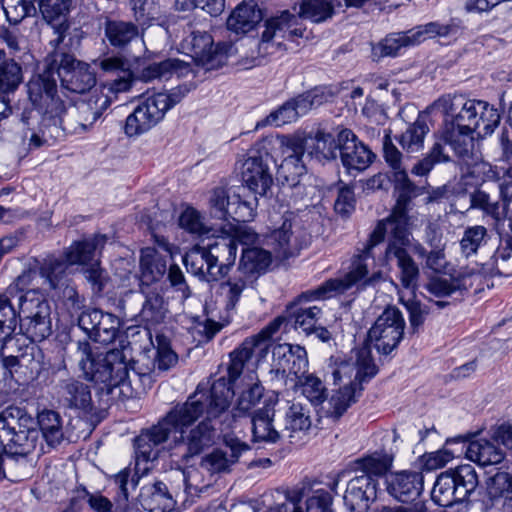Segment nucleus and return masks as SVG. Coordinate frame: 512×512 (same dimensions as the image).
Here are the masks:
<instances>
[{
	"instance_id": "obj_36",
	"label": "nucleus",
	"mask_w": 512,
	"mask_h": 512,
	"mask_svg": "<svg viewBox=\"0 0 512 512\" xmlns=\"http://www.w3.org/2000/svg\"><path fill=\"white\" fill-rule=\"evenodd\" d=\"M206 250L210 261L220 269L222 278L235 263L237 255L235 239L230 234L216 236L213 242L207 244Z\"/></svg>"
},
{
	"instance_id": "obj_58",
	"label": "nucleus",
	"mask_w": 512,
	"mask_h": 512,
	"mask_svg": "<svg viewBox=\"0 0 512 512\" xmlns=\"http://www.w3.org/2000/svg\"><path fill=\"white\" fill-rule=\"evenodd\" d=\"M487 496L492 505L512 494V474L507 471H497L486 481Z\"/></svg>"
},
{
	"instance_id": "obj_63",
	"label": "nucleus",
	"mask_w": 512,
	"mask_h": 512,
	"mask_svg": "<svg viewBox=\"0 0 512 512\" xmlns=\"http://www.w3.org/2000/svg\"><path fill=\"white\" fill-rule=\"evenodd\" d=\"M3 9L11 24H18L24 18L36 14V4L32 0H3Z\"/></svg>"
},
{
	"instance_id": "obj_14",
	"label": "nucleus",
	"mask_w": 512,
	"mask_h": 512,
	"mask_svg": "<svg viewBox=\"0 0 512 512\" xmlns=\"http://www.w3.org/2000/svg\"><path fill=\"white\" fill-rule=\"evenodd\" d=\"M181 51L206 70H214L227 61L225 46H214L212 36L205 31H193L180 44Z\"/></svg>"
},
{
	"instance_id": "obj_33",
	"label": "nucleus",
	"mask_w": 512,
	"mask_h": 512,
	"mask_svg": "<svg viewBox=\"0 0 512 512\" xmlns=\"http://www.w3.org/2000/svg\"><path fill=\"white\" fill-rule=\"evenodd\" d=\"M386 490L399 502L415 500L423 489V476L418 472H399L386 478Z\"/></svg>"
},
{
	"instance_id": "obj_11",
	"label": "nucleus",
	"mask_w": 512,
	"mask_h": 512,
	"mask_svg": "<svg viewBox=\"0 0 512 512\" xmlns=\"http://www.w3.org/2000/svg\"><path fill=\"white\" fill-rule=\"evenodd\" d=\"M405 319L402 312L395 306H388L376 319L368 331V345L374 347L379 354L388 355L396 349L403 339Z\"/></svg>"
},
{
	"instance_id": "obj_12",
	"label": "nucleus",
	"mask_w": 512,
	"mask_h": 512,
	"mask_svg": "<svg viewBox=\"0 0 512 512\" xmlns=\"http://www.w3.org/2000/svg\"><path fill=\"white\" fill-rule=\"evenodd\" d=\"M386 234H389L390 238L385 250V258L387 261H396L402 287L414 292L418 286L420 271L407 251L410 245L409 229L408 227L389 228Z\"/></svg>"
},
{
	"instance_id": "obj_5",
	"label": "nucleus",
	"mask_w": 512,
	"mask_h": 512,
	"mask_svg": "<svg viewBox=\"0 0 512 512\" xmlns=\"http://www.w3.org/2000/svg\"><path fill=\"white\" fill-rule=\"evenodd\" d=\"M56 68L50 65V53L45 58V66L41 73L33 76L27 84L28 96L37 111L28 110L38 115V128L55 119L61 112L66 111V100L59 95L56 82ZM27 110H24L26 112Z\"/></svg>"
},
{
	"instance_id": "obj_21",
	"label": "nucleus",
	"mask_w": 512,
	"mask_h": 512,
	"mask_svg": "<svg viewBox=\"0 0 512 512\" xmlns=\"http://www.w3.org/2000/svg\"><path fill=\"white\" fill-rule=\"evenodd\" d=\"M299 16L283 11L279 16L271 17L266 22L259 45L260 51L269 52L270 48H279L282 40L302 37L304 30L298 25Z\"/></svg>"
},
{
	"instance_id": "obj_45",
	"label": "nucleus",
	"mask_w": 512,
	"mask_h": 512,
	"mask_svg": "<svg viewBox=\"0 0 512 512\" xmlns=\"http://www.w3.org/2000/svg\"><path fill=\"white\" fill-rule=\"evenodd\" d=\"M466 456L480 466L496 465L503 461L504 452L487 439H478L469 443Z\"/></svg>"
},
{
	"instance_id": "obj_24",
	"label": "nucleus",
	"mask_w": 512,
	"mask_h": 512,
	"mask_svg": "<svg viewBox=\"0 0 512 512\" xmlns=\"http://www.w3.org/2000/svg\"><path fill=\"white\" fill-rule=\"evenodd\" d=\"M252 435L255 442L275 444L283 437L281 412L264 407L254 412L252 419Z\"/></svg>"
},
{
	"instance_id": "obj_29",
	"label": "nucleus",
	"mask_w": 512,
	"mask_h": 512,
	"mask_svg": "<svg viewBox=\"0 0 512 512\" xmlns=\"http://www.w3.org/2000/svg\"><path fill=\"white\" fill-rule=\"evenodd\" d=\"M56 392L65 407L86 413L92 411V396L87 384L74 378L63 379L57 383Z\"/></svg>"
},
{
	"instance_id": "obj_47",
	"label": "nucleus",
	"mask_w": 512,
	"mask_h": 512,
	"mask_svg": "<svg viewBox=\"0 0 512 512\" xmlns=\"http://www.w3.org/2000/svg\"><path fill=\"white\" fill-rule=\"evenodd\" d=\"M254 283L255 281L238 270L226 281L221 282L218 292L225 302L226 309L233 310L239 302L242 293L246 289L253 287Z\"/></svg>"
},
{
	"instance_id": "obj_18",
	"label": "nucleus",
	"mask_w": 512,
	"mask_h": 512,
	"mask_svg": "<svg viewBox=\"0 0 512 512\" xmlns=\"http://www.w3.org/2000/svg\"><path fill=\"white\" fill-rule=\"evenodd\" d=\"M500 118L498 110L484 101L467 100L458 112V121L469 125L480 138L491 135L499 125Z\"/></svg>"
},
{
	"instance_id": "obj_54",
	"label": "nucleus",
	"mask_w": 512,
	"mask_h": 512,
	"mask_svg": "<svg viewBox=\"0 0 512 512\" xmlns=\"http://www.w3.org/2000/svg\"><path fill=\"white\" fill-rule=\"evenodd\" d=\"M38 423L48 445L54 447L63 439L60 415L52 410L43 411L38 416Z\"/></svg>"
},
{
	"instance_id": "obj_32",
	"label": "nucleus",
	"mask_w": 512,
	"mask_h": 512,
	"mask_svg": "<svg viewBox=\"0 0 512 512\" xmlns=\"http://www.w3.org/2000/svg\"><path fill=\"white\" fill-rule=\"evenodd\" d=\"M272 360L296 378L308 371L307 351L300 345L279 343L272 349Z\"/></svg>"
},
{
	"instance_id": "obj_23",
	"label": "nucleus",
	"mask_w": 512,
	"mask_h": 512,
	"mask_svg": "<svg viewBox=\"0 0 512 512\" xmlns=\"http://www.w3.org/2000/svg\"><path fill=\"white\" fill-rule=\"evenodd\" d=\"M224 444V448L214 449L201 460L200 467L211 475L229 473L242 453L250 448L245 442L232 437H226Z\"/></svg>"
},
{
	"instance_id": "obj_46",
	"label": "nucleus",
	"mask_w": 512,
	"mask_h": 512,
	"mask_svg": "<svg viewBox=\"0 0 512 512\" xmlns=\"http://www.w3.org/2000/svg\"><path fill=\"white\" fill-rule=\"evenodd\" d=\"M141 497L150 512H170L174 508L175 501L163 482L142 488Z\"/></svg>"
},
{
	"instance_id": "obj_35",
	"label": "nucleus",
	"mask_w": 512,
	"mask_h": 512,
	"mask_svg": "<svg viewBox=\"0 0 512 512\" xmlns=\"http://www.w3.org/2000/svg\"><path fill=\"white\" fill-rule=\"evenodd\" d=\"M145 299L142 302V307L137 309L129 308V312H125V316H130L136 321L145 322L146 324H158L165 318L167 312V305L163 295L156 289H150L144 292Z\"/></svg>"
},
{
	"instance_id": "obj_50",
	"label": "nucleus",
	"mask_w": 512,
	"mask_h": 512,
	"mask_svg": "<svg viewBox=\"0 0 512 512\" xmlns=\"http://www.w3.org/2000/svg\"><path fill=\"white\" fill-rule=\"evenodd\" d=\"M292 239V222L290 218L283 216L282 224L266 236V244L271 247L276 257L287 258L292 254Z\"/></svg>"
},
{
	"instance_id": "obj_15",
	"label": "nucleus",
	"mask_w": 512,
	"mask_h": 512,
	"mask_svg": "<svg viewBox=\"0 0 512 512\" xmlns=\"http://www.w3.org/2000/svg\"><path fill=\"white\" fill-rule=\"evenodd\" d=\"M272 156L264 151L250 150L242 163L241 177L246 187L255 195L265 196L273 184L270 164Z\"/></svg>"
},
{
	"instance_id": "obj_25",
	"label": "nucleus",
	"mask_w": 512,
	"mask_h": 512,
	"mask_svg": "<svg viewBox=\"0 0 512 512\" xmlns=\"http://www.w3.org/2000/svg\"><path fill=\"white\" fill-rule=\"evenodd\" d=\"M339 141L341 142L339 155L343 166L348 170H364L372 163L375 155L366 145L358 141L351 130H340Z\"/></svg>"
},
{
	"instance_id": "obj_19",
	"label": "nucleus",
	"mask_w": 512,
	"mask_h": 512,
	"mask_svg": "<svg viewBox=\"0 0 512 512\" xmlns=\"http://www.w3.org/2000/svg\"><path fill=\"white\" fill-rule=\"evenodd\" d=\"M78 326L98 343H112L119 331V318L99 309H86L78 315Z\"/></svg>"
},
{
	"instance_id": "obj_16",
	"label": "nucleus",
	"mask_w": 512,
	"mask_h": 512,
	"mask_svg": "<svg viewBox=\"0 0 512 512\" xmlns=\"http://www.w3.org/2000/svg\"><path fill=\"white\" fill-rule=\"evenodd\" d=\"M512 204V167L506 177L498 183V199H493L487 192L477 189L470 194V208L481 210L495 221L507 218Z\"/></svg>"
},
{
	"instance_id": "obj_10",
	"label": "nucleus",
	"mask_w": 512,
	"mask_h": 512,
	"mask_svg": "<svg viewBox=\"0 0 512 512\" xmlns=\"http://www.w3.org/2000/svg\"><path fill=\"white\" fill-rule=\"evenodd\" d=\"M374 231L370 234L369 240L365 244L360 254L354 256L350 271L342 278L329 279L315 289L307 290L302 293L299 300H325L334 294L343 293L353 285L364 279L368 274V261H373L371 250L384 239L375 242Z\"/></svg>"
},
{
	"instance_id": "obj_6",
	"label": "nucleus",
	"mask_w": 512,
	"mask_h": 512,
	"mask_svg": "<svg viewBox=\"0 0 512 512\" xmlns=\"http://www.w3.org/2000/svg\"><path fill=\"white\" fill-rule=\"evenodd\" d=\"M478 476L473 466L460 465L442 472L433 486L432 500L443 507L466 501L478 486Z\"/></svg>"
},
{
	"instance_id": "obj_7",
	"label": "nucleus",
	"mask_w": 512,
	"mask_h": 512,
	"mask_svg": "<svg viewBox=\"0 0 512 512\" xmlns=\"http://www.w3.org/2000/svg\"><path fill=\"white\" fill-rule=\"evenodd\" d=\"M20 330L33 342H41L52 333L51 307L44 296L28 290L18 296Z\"/></svg>"
},
{
	"instance_id": "obj_31",
	"label": "nucleus",
	"mask_w": 512,
	"mask_h": 512,
	"mask_svg": "<svg viewBox=\"0 0 512 512\" xmlns=\"http://www.w3.org/2000/svg\"><path fill=\"white\" fill-rule=\"evenodd\" d=\"M442 140L448 144L459 157H467L474 149L475 134L464 122L458 121V113L453 120H446L442 130Z\"/></svg>"
},
{
	"instance_id": "obj_53",
	"label": "nucleus",
	"mask_w": 512,
	"mask_h": 512,
	"mask_svg": "<svg viewBox=\"0 0 512 512\" xmlns=\"http://www.w3.org/2000/svg\"><path fill=\"white\" fill-rule=\"evenodd\" d=\"M36 439L37 431L22 429L21 426L19 427L18 430L16 429L13 437V442L11 445V450H9L8 453V456L11 457H13V455L21 457L20 461L18 459H15L17 464L14 465V468L16 466L22 467L26 465V462L23 457L35 449Z\"/></svg>"
},
{
	"instance_id": "obj_28",
	"label": "nucleus",
	"mask_w": 512,
	"mask_h": 512,
	"mask_svg": "<svg viewBox=\"0 0 512 512\" xmlns=\"http://www.w3.org/2000/svg\"><path fill=\"white\" fill-rule=\"evenodd\" d=\"M32 275L31 271H24L17 277L16 282L0 295V331L6 335L15 331L19 318L11 300L14 298L18 300V289L23 290L31 282Z\"/></svg>"
},
{
	"instance_id": "obj_30",
	"label": "nucleus",
	"mask_w": 512,
	"mask_h": 512,
	"mask_svg": "<svg viewBox=\"0 0 512 512\" xmlns=\"http://www.w3.org/2000/svg\"><path fill=\"white\" fill-rule=\"evenodd\" d=\"M378 481L369 475H359L348 482L343 497L350 510H363L369 507V503L377 499Z\"/></svg>"
},
{
	"instance_id": "obj_27",
	"label": "nucleus",
	"mask_w": 512,
	"mask_h": 512,
	"mask_svg": "<svg viewBox=\"0 0 512 512\" xmlns=\"http://www.w3.org/2000/svg\"><path fill=\"white\" fill-rule=\"evenodd\" d=\"M480 281V274L474 269H461L455 276L450 278H433L427 284L428 291L436 297H447L468 291L475 283Z\"/></svg>"
},
{
	"instance_id": "obj_49",
	"label": "nucleus",
	"mask_w": 512,
	"mask_h": 512,
	"mask_svg": "<svg viewBox=\"0 0 512 512\" xmlns=\"http://www.w3.org/2000/svg\"><path fill=\"white\" fill-rule=\"evenodd\" d=\"M214 440V428L208 421L200 422L189 433L184 434V440H178L186 446L184 458L199 454L204 447L209 446Z\"/></svg>"
},
{
	"instance_id": "obj_62",
	"label": "nucleus",
	"mask_w": 512,
	"mask_h": 512,
	"mask_svg": "<svg viewBox=\"0 0 512 512\" xmlns=\"http://www.w3.org/2000/svg\"><path fill=\"white\" fill-rule=\"evenodd\" d=\"M258 205L257 195L251 199H242L239 195L232 196V202L229 210V219L240 223L250 222L256 216V208Z\"/></svg>"
},
{
	"instance_id": "obj_34",
	"label": "nucleus",
	"mask_w": 512,
	"mask_h": 512,
	"mask_svg": "<svg viewBox=\"0 0 512 512\" xmlns=\"http://www.w3.org/2000/svg\"><path fill=\"white\" fill-rule=\"evenodd\" d=\"M281 415L284 436L291 444L300 442L311 429L309 410L300 403H292Z\"/></svg>"
},
{
	"instance_id": "obj_38",
	"label": "nucleus",
	"mask_w": 512,
	"mask_h": 512,
	"mask_svg": "<svg viewBox=\"0 0 512 512\" xmlns=\"http://www.w3.org/2000/svg\"><path fill=\"white\" fill-rule=\"evenodd\" d=\"M190 71L191 66L189 62L178 58H168L144 67L136 78L148 83L154 80L168 79L173 75L183 77Z\"/></svg>"
},
{
	"instance_id": "obj_1",
	"label": "nucleus",
	"mask_w": 512,
	"mask_h": 512,
	"mask_svg": "<svg viewBox=\"0 0 512 512\" xmlns=\"http://www.w3.org/2000/svg\"><path fill=\"white\" fill-rule=\"evenodd\" d=\"M106 88H96L87 98L75 104L66 101V111L59 113L44 126L38 128V115L26 111L21 114L20 125L22 139L28 148L38 149L44 145L61 139L65 133L78 134L88 131L110 106L111 98L105 92Z\"/></svg>"
},
{
	"instance_id": "obj_41",
	"label": "nucleus",
	"mask_w": 512,
	"mask_h": 512,
	"mask_svg": "<svg viewBox=\"0 0 512 512\" xmlns=\"http://www.w3.org/2000/svg\"><path fill=\"white\" fill-rule=\"evenodd\" d=\"M140 280L142 284L160 281L167 271V257L154 247H146L140 252Z\"/></svg>"
},
{
	"instance_id": "obj_3",
	"label": "nucleus",
	"mask_w": 512,
	"mask_h": 512,
	"mask_svg": "<svg viewBox=\"0 0 512 512\" xmlns=\"http://www.w3.org/2000/svg\"><path fill=\"white\" fill-rule=\"evenodd\" d=\"M234 391L230 389L223 378L213 382L209 391L199 384L193 395L181 405H176L167 417L174 428V440H184V434L204 412L208 419L217 418L230 406Z\"/></svg>"
},
{
	"instance_id": "obj_4",
	"label": "nucleus",
	"mask_w": 512,
	"mask_h": 512,
	"mask_svg": "<svg viewBox=\"0 0 512 512\" xmlns=\"http://www.w3.org/2000/svg\"><path fill=\"white\" fill-rule=\"evenodd\" d=\"M378 372L370 349L360 347L354 351L350 361H342L332 370L334 384H341L339 389L333 391L327 402V416L339 419L347 409L356 402L357 387L373 378Z\"/></svg>"
},
{
	"instance_id": "obj_26",
	"label": "nucleus",
	"mask_w": 512,
	"mask_h": 512,
	"mask_svg": "<svg viewBox=\"0 0 512 512\" xmlns=\"http://www.w3.org/2000/svg\"><path fill=\"white\" fill-rule=\"evenodd\" d=\"M339 132L333 134L322 129L306 136V157L325 164L336 160L340 154Z\"/></svg>"
},
{
	"instance_id": "obj_48",
	"label": "nucleus",
	"mask_w": 512,
	"mask_h": 512,
	"mask_svg": "<svg viewBox=\"0 0 512 512\" xmlns=\"http://www.w3.org/2000/svg\"><path fill=\"white\" fill-rule=\"evenodd\" d=\"M482 277L511 276L512 275V247H499L495 253L475 271Z\"/></svg>"
},
{
	"instance_id": "obj_44",
	"label": "nucleus",
	"mask_w": 512,
	"mask_h": 512,
	"mask_svg": "<svg viewBox=\"0 0 512 512\" xmlns=\"http://www.w3.org/2000/svg\"><path fill=\"white\" fill-rule=\"evenodd\" d=\"M272 261L271 252L259 247L243 249L238 271L256 282Z\"/></svg>"
},
{
	"instance_id": "obj_51",
	"label": "nucleus",
	"mask_w": 512,
	"mask_h": 512,
	"mask_svg": "<svg viewBox=\"0 0 512 512\" xmlns=\"http://www.w3.org/2000/svg\"><path fill=\"white\" fill-rule=\"evenodd\" d=\"M414 44L411 38L410 30L407 32L392 33L387 35L383 40L372 48V58L375 61L383 57H394L402 47Z\"/></svg>"
},
{
	"instance_id": "obj_52",
	"label": "nucleus",
	"mask_w": 512,
	"mask_h": 512,
	"mask_svg": "<svg viewBox=\"0 0 512 512\" xmlns=\"http://www.w3.org/2000/svg\"><path fill=\"white\" fill-rule=\"evenodd\" d=\"M295 387L312 404L319 405L326 398V387L322 380L312 373H304L297 377Z\"/></svg>"
},
{
	"instance_id": "obj_43",
	"label": "nucleus",
	"mask_w": 512,
	"mask_h": 512,
	"mask_svg": "<svg viewBox=\"0 0 512 512\" xmlns=\"http://www.w3.org/2000/svg\"><path fill=\"white\" fill-rule=\"evenodd\" d=\"M107 241L105 235H94L79 241L73 242L64 251V256L71 265H86L92 261L97 250L102 249Z\"/></svg>"
},
{
	"instance_id": "obj_61",
	"label": "nucleus",
	"mask_w": 512,
	"mask_h": 512,
	"mask_svg": "<svg viewBox=\"0 0 512 512\" xmlns=\"http://www.w3.org/2000/svg\"><path fill=\"white\" fill-rule=\"evenodd\" d=\"M22 82L21 66L12 58L5 57L0 63V93L14 91Z\"/></svg>"
},
{
	"instance_id": "obj_20",
	"label": "nucleus",
	"mask_w": 512,
	"mask_h": 512,
	"mask_svg": "<svg viewBox=\"0 0 512 512\" xmlns=\"http://www.w3.org/2000/svg\"><path fill=\"white\" fill-rule=\"evenodd\" d=\"M164 107V98L155 94L142 100L126 119V135L132 137L149 131L164 118Z\"/></svg>"
},
{
	"instance_id": "obj_39",
	"label": "nucleus",
	"mask_w": 512,
	"mask_h": 512,
	"mask_svg": "<svg viewBox=\"0 0 512 512\" xmlns=\"http://www.w3.org/2000/svg\"><path fill=\"white\" fill-rule=\"evenodd\" d=\"M262 19V12L255 3L242 2L232 11L226 24L230 31L244 35L253 30Z\"/></svg>"
},
{
	"instance_id": "obj_55",
	"label": "nucleus",
	"mask_w": 512,
	"mask_h": 512,
	"mask_svg": "<svg viewBox=\"0 0 512 512\" xmlns=\"http://www.w3.org/2000/svg\"><path fill=\"white\" fill-rule=\"evenodd\" d=\"M70 265L64 254L62 256L49 255L40 267V274L48 281L50 287L55 289L64 279Z\"/></svg>"
},
{
	"instance_id": "obj_13",
	"label": "nucleus",
	"mask_w": 512,
	"mask_h": 512,
	"mask_svg": "<svg viewBox=\"0 0 512 512\" xmlns=\"http://www.w3.org/2000/svg\"><path fill=\"white\" fill-rule=\"evenodd\" d=\"M391 177L398 196L391 214L379 221L375 227L373 235L375 242L384 239L389 228H406L409 225L407 206L411 197L415 194L416 186L409 179L406 168L392 172Z\"/></svg>"
},
{
	"instance_id": "obj_59",
	"label": "nucleus",
	"mask_w": 512,
	"mask_h": 512,
	"mask_svg": "<svg viewBox=\"0 0 512 512\" xmlns=\"http://www.w3.org/2000/svg\"><path fill=\"white\" fill-rule=\"evenodd\" d=\"M333 15L332 0H303L299 16L320 23Z\"/></svg>"
},
{
	"instance_id": "obj_64",
	"label": "nucleus",
	"mask_w": 512,
	"mask_h": 512,
	"mask_svg": "<svg viewBox=\"0 0 512 512\" xmlns=\"http://www.w3.org/2000/svg\"><path fill=\"white\" fill-rule=\"evenodd\" d=\"M279 496L278 501L265 512H304L300 506V502L304 496L302 488L287 490Z\"/></svg>"
},
{
	"instance_id": "obj_40",
	"label": "nucleus",
	"mask_w": 512,
	"mask_h": 512,
	"mask_svg": "<svg viewBox=\"0 0 512 512\" xmlns=\"http://www.w3.org/2000/svg\"><path fill=\"white\" fill-rule=\"evenodd\" d=\"M104 35L110 46L124 51L140 37V31L133 22L107 20L104 24Z\"/></svg>"
},
{
	"instance_id": "obj_56",
	"label": "nucleus",
	"mask_w": 512,
	"mask_h": 512,
	"mask_svg": "<svg viewBox=\"0 0 512 512\" xmlns=\"http://www.w3.org/2000/svg\"><path fill=\"white\" fill-rule=\"evenodd\" d=\"M393 457L386 452H375L367 457L359 459L357 464L362 475L379 477L385 475L392 467Z\"/></svg>"
},
{
	"instance_id": "obj_57",
	"label": "nucleus",
	"mask_w": 512,
	"mask_h": 512,
	"mask_svg": "<svg viewBox=\"0 0 512 512\" xmlns=\"http://www.w3.org/2000/svg\"><path fill=\"white\" fill-rule=\"evenodd\" d=\"M428 132L429 127L426 121L418 118L401 134L399 143L409 153L418 152L423 148L424 138Z\"/></svg>"
},
{
	"instance_id": "obj_22",
	"label": "nucleus",
	"mask_w": 512,
	"mask_h": 512,
	"mask_svg": "<svg viewBox=\"0 0 512 512\" xmlns=\"http://www.w3.org/2000/svg\"><path fill=\"white\" fill-rule=\"evenodd\" d=\"M38 7L44 20L53 29L54 37L49 41L51 48L69 44L72 39L69 37L66 42L70 30L67 15L72 7V0H43Z\"/></svg>"
},
{
	"instance_id": "obj_17",
	"label": "nucleus",
	"mask_w": 512,
	"mask_h": 512,
	"mask_svg": "<svg viewBox=\"0 0 512 512\" xmlns=\"http://www.w3.org/2000/svg\"><path fill=\"white\" fill-rule=\"evenodd\" d=\"M19 413L20 410L12 406L0 413V480L8 478L18 482L22 479V474L14 471L15 458L8 456L16 428L20 427Z\"/></svg>"
},
{
	"instance_id": "obj_9",
	"label": "nucleus",
	"mask_w": 512,
	"mask_h": 512,
	"mask_svg": "<svg viewBox=\"0 0 512 512\" xmlns=\"http://www.w3.org/2000/svg\"><path fill=\"white\" fill-rule=\"evenodd\" d=\"M69 44L52 48L50 65L56 68L57 78L63 89L83 94L90 91L96 84V75L88 63L77 60L66 51Z\"/></svg>"
},
{
	"instance_id": "obj_37",
	"label": "nucleus",
	"mask_w": 512,
	"mask_h": 512,
	"mask_svg": "<svg viewBox=\"0 0 512 512\" xmlns=\"http://www.w3.org/2000/svg\"><path fill=\"white\" fill-rule=\"evenodd\" d=\"M183 261L187 271L201 280L211 282L221 278L220 269L210 261L206 247L196 245L185 254Z\"/></svg>"
},
{
	"instance_id": "obj_60",
	"label": "nucleus",
	"mask_w": 512,
	"mask_h": 512,
	"mask_svg": "<svg viewBox=\"0 0 512 512\" xmlns=\"http://www.w3.org/2000/svg\"><path fill=\"white\" fill-rule=\"evenodd\" d=\"M278 173L283 179V182L288 186L297 187L301 182V178L305 177L307 174L304 159L285 157L279 167Z\"/></svg>"
},
{
	"instance_id": "obj_8",
	"label": "nucleus",
	"mask_w": 512,
	"mask_h": 512,
	"mask_svg": "<svg viewBox=\"0 0 512 512\" xmlns=\"http://www.w3.org/2000/svg\"><path fill=\"white\" fill-rule=\"evenodd\" d=\"M284 317H276L257 334L247 337L241 345L230 353V363L227 368L228 381L222 377L232 390L231 384L243 372L245 364L256 357L257 360L265 358L269 352L273 336L283 325Z\"/></svg>"
},
{
	"instance_id": "obj_42",
	"label": "nucleus",
	"mask_w": 512,
	"mask_h": 512,
	"mask_svg": "<svg viewBox=\"0 0 512 512\" xmlns=\"http://www.w3.org/2000/svg\"><path fill=\"white\" fill-rule=\"evenodd\" d=\"M302 293L297 296V298L287 306L286 314L281 315L280 317H284V322L293 321L295 329H301L304 333L310 334L313 329H315V325L321 315L322 309L318 306L311 307H302L300 306L303 303H308V300H299V297Z\"/></svg>"
},
{
	"instance_id": "obj_2",
	"label": "nucleus",
	"mask_w": 512,
	"mask_h": 512,
	"mask_svg": "<svg viewBox=\"0 0 512 512\" xmlns=\"http://www.w3.org/2000/svg\"><path fill=\"white\" fill-rule=\"evenodd\" d=\"M79 370L84 377L95 383L103 384L101 390L113 393L120 387L124 393V387H133L134 395L139 396L152 387L154 382L152 372H143L136 368L129 372L123 352L117 349L108 351L105 355L94 357L91 346L87 341L76 343L74 352Z\"/></svg>"
}]
</instances>
